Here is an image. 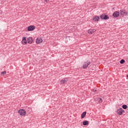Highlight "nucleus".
<instances>
[{"label": "nucleus", "instance_id": "nucleus-10", "mask_svg": "<svg viewBox=\"0 0 128 128\" xmlns=\"http://www.w3.org/2000/svg\"><path fill=\"white\" fill-rule=\"evenodd\" d=\"M42 38H38L36 40V44H42Z\"/></svg>", "mask_w": 128, "mask_h": 128}, {"label": "nucleus", "instance_id": "nucleus-17", "mask_svg": "<svg viewBox=\"0 0 128 128\" xmlns=\"http://www.w3.org/2000/svg\"><path fill=\"white\" fill-rule=\"evenodd\" d=\"M122 108H124V110H126V108H128V106L126 104H124L122 106Z\"/></svg>", "mask_w": 128, "mask_h": 128}, {"label": "nucleus", "instance_id": "nucleus-5", "mask_svg": "<svg viewBox=\"0 0 128 128\" xmlns=\"http://www.w3.org/2000/svg\"><path fill=\"white\" fill-rule=\"evenodd\" d=\"M36 26H28V32H32V30H34Z\"/></svg>", "mask_w": 128, "mask_h": 128}, {"label": "nucleus", "instance_id": "nucleus-15", "mask_svg": "<svg viewBox=\"0 0 128 128\" xmlns=\"http://www.w3.org/2000/svg\"><path fill=\"white\" fill-rule=\"evenodd\" d=\"M83 126H88V121L85 120L83 122Z\"/></svg>", "mask_w": 128, "mask_h": 128}, {"label": "nucleus", "instance_id": "nucleus-2", "mask_svg": "<svg viewBox=\"0 0 128 128\" xmlns=\"http://www.w3.org/2000/svg\"><path fill=\"white\" fill-rule=\"evenodd\" d=\"M90 64V62L88 60L86 62L83 64L82 68H87L88 66Z\"/></svg>", "mask_w": 128, "mask_h": 128}, {"label": "nucleus", "instance_id": "nucleus-12", "mask_svg": "<svg viewBox=\"0 0 128 128\" xmlns=\"http://www.w3.org/2000/svg\"><path fill=\"white\" fill-rule=\"evenodd\" d=\"M93 20H94V22H98V20H100V16H95L94 18H93Z\"/></svg>", "mask_w": 128, "mask_h": 128}, {"label": "nucleus", "instance_id": "nucleus-7", "mask_svg": "<svg viewBox=\"0 0 128 128\" xmlns=\"http://www.w3.org/2000/svg\"><path fill=\"white\" fill-rule=\"evenodd\" d=\"M120 14L121 16H126V10H120Z\"/></svg>", "mask_w": 128, "mask_h": 128}, {"label": "nucleus", "instance_id": "nucleus-9", "mask_svg": "<svg viewBox=\"0 0 128 128\" xmlns=\"http://www.w3.org/2000/svg\"><path fill=\"white\" fill-rule=\"evenodd\" d=\"M96 32V29H90L88 31V34H92L93 32Z\"/></svg>", "mask_w": 128, "mask_h": 128}, {"label": "nucleus", "instance_id": "nucleus-16", "mask_svg": "<svg viewBox=\"0 0 128 128\" xmlns=\"http://www.w3.org/2000/svg\"><path fill=\"white\" fill-rule=\"evenodd\" d=\"M98 102L100 104L102 102V98H98Z\"/></svg>", "mask_w": 128, "mask_h": 128}, {"label": "nucleus", "instance_id": "nucleus-11", "mask_svg": "<svg viewBox=\"0 0 128 128\" xmlns=\"http://www.w3.org/2000/svg\"><path fill=\"white\" fill-rule=\"evenodd\" d=\"M68 82V78H65L60 80V83L62 84H66V82Z\"/></svg>", "mask_w": 128, "mask_h": 128}, {"label": "nucleus", "instance_id": "nucleus-20", "mask_svg": "<svg viewBox=\"0 0 128 128\" xmlns=\"http://www.w3.org/2000/svg\"><path fill=\"white\" fill-rule=\"evenodd\" d=\"M94 92H96V90H93Z\"/></svg>", "mask_w": 128, "mask_h": 128}, {"label": "nucleus", "instance_id": "nucleus-4", "mask_svg": "<svg viewBox=\"0 0 128 128\" xmlns=\"http://www.w3.org/2000/svg\"><path fill=\"white\" fill-rule=\"evenodd\" d=\"M100 18L102 20H109L110 19V17L104 14H102L100 15Z\"/></svg>", "mask_w": 128, "mask_h": 128}, {"label": "nucleus", "instance_id": "nucleus-19", "mask_svg": "<svg viewBox=\"0 0 128 128\" xmlns=\"http://www.w3.org/2000/svg\"><path fill=\"white\" fill-rule=\"evenodd\" d=\"M6 74V71H4V72H1V74Z\"/></svg>", "mask_w": 128, "mask_h": 128}, {"label": "nucleus", "instance_id": "nucleus-14", "mask_svg": "<svg viewBox=\"0 0 128 128\" xmlns=\"http://www.w3.org/2000/svg\"><path fill=\"white\" fill-rule=\"evenodd\" d=\"M86 112H84L82 115H81V118H85L86 116Z\"/></svg>", "mask_w": 128, "mask_h": 128}, {"label": "nucleus", "instance_id": "nucleus-13", "mask_svg": "<svg viewBox=\"0 0 128 128\" xmlns=\"http://www.w3.org/2000/svg\"><path fill=\"white\" fill-rule=\"evenodd\" d=\"M27 40L28 44H32V38L30 37L27 38Z\"/></svg>", "mask_w": 128, "mask_h": 128}, {"label": "nucleus", "instance_id": "nucleus-6", "mask_svg": "<svg viewBox=\"0 0 128 128\" xmlns=\"http://www.w3.org/2000/svg\"><path fill=\"white\" fill-rule=\"evenodd\" d=\"M112 16L114 18H118L120 16V12L116 11L113 13Z\"/></svg>", "mask_w": 128, "mask_h": 128}, {"label": "nucleus", "instance_id": "nucleus-21", "mask_svg": "<svg viewBox=\"0 0 128 128\" xmlns=\"http://www.w3.org/2000/svg\"><path fill=\"white\" fill-rule=\"evenodd\" d=\"M50 0H45V2H48Z\"/></svg>", "mask_w": 128, "mask_h": 128}, {"label": "nucleus", "instance_id": "nucleus-1", "mask_svg": "<svg viewBox=\"0 0 128 128\" xmlns=\"http://www.w3.org/2000/svg\"><path fill=\"white\" fill-rule=\"evenodd\" d=\"M18 112L22 116H26V112L24 109L19 110Z\"/></svg>", "mask_w": 128, "mask_h": 128}, {"label": "nucleus", "instance_id": "nucleus-8", "mask_svg": "<svg viewBox=\"0 0 128 128\" xmlns=\"http://www.w3.org/2000/svg\"><path fill=\"white\" fill-rule=\"evenodd\" d=\"M22 44H28V41H26V37H23L22 40Z\"/></svg>", "mask_w": 128, "mask_h": 128}, {"label": "nucleus", "instance_id": "nucleus-18", "mask_svg": "<svg viewBox=\"0 0 128 128\" xmlns=\"http://www.w3.org/2000/svg\"><path fill=\"white\" fill-rule=\"evenodd\" d=\"M125 62H126V61L122 59V60H121L120 61V64H124Z\"/></svg>", "mask_w": 128, "mask_h": 128}, {"label": "nucleus", "instance_id": "nucleus-3", "mask_svg": "<svg viewBox=\"0 0 128 128\" xmlns=\"http://www.w3.org/2000/svg\"><path fill=\"white\" fill-rule=\"evenodd\" d=\"M124 112V110H122V108L118 109L116 111V113L119 114V116H122Z\"/></svg>", "mask_w": 128, "mask_h": 128}]
</instances>
